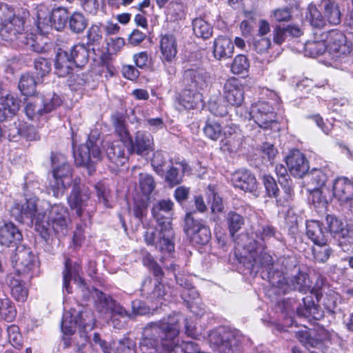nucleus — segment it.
Returning <instances> with one entry per match:
<instances>
[{
	"instance_id": "obj_1",
	"label": "nucleus",
	"mask_w": 353,
	"mask_h": 353,
	"mask_svg": "<svg viewBox=\"0 0 353 353\" xmlns=\"http://www.w3.org/2000/svg\"><path fill=\"white\" fill-rule=\"evenodd\" d=\"M173 205L172 201L165 199L153 204L152 214L157 223L156 228H148L143 235L148 245L168 253L174 250V233L171 223Z\"/></svg>"
},
{
	"instance_id": "obj_2",
	"label": "nucleus",
	"mask_w": 353,
	"mask_h": 353,
	"mask_svg": "<svg viewBox=\"0 0 353 353\" xmlns=\"http://www.w3.org/2000/svg\"><path fill=\"white\" fill-rule=\"evenodd\" d=\"M179 333L178 325L165 319L152 322L144 328L141 345L151 347L157 351L170 353H185L184 343H176Z\"/></svg>"
},
{
	"instance_id": "obj_3",
	"label": "nucleus",
	"mask_w": 353,
	"mask_h": 353,
	"mask_svg": "<svg viewBox=\"0 0 353 353\" xmlns=\"http://www.w3.org/2000/svg\"><path fill=\"white\" fill-rule=\"evenodd\" d=\"M249 254L250 268L263 269L266 272L275 267L272 256L268 252L264 243L258 242L255 238L248 234H241L236 241Z\"/></svg>"
},
{
	"instance_id": "obj_4",
	"label": "nucleus",
	"mask_w": 353,
	"mask_h": 353,
	"mask_svg": "<svg viewBox=\"0 0 353 353\" xmlns=\"http://www.w3.org/2000/svg\"><path fill=\"white\" fill-rule=\"evenodd\" d=\"M51 165L52 178L50 179L49 188L54 196L59 197L71 183L72 168L66 157L61 153L52 154Z\"/></svg>"
},
{
	"instance_id": "obj_5",
	"label": "nucleus",
	"mask_w": 353,
	"mask_h": 353,
	"mask_svg": "<svg viewBox=\"0 0 353 353\" xmlns=\"http://www.w3.org/2000/svg\"><path fill=\"white\" fill-rule=\"evenodd\" d=\"M29 12L24 9L14 10L6 3H0V21L2 24L1 34H10V39L17 34H22Z\"/></svg>"
},
{
	"instance_id": "obj_6",
	"label": "nucleus",
	"mask_w": 353,
	"mask_h": 353,
	"mask_svg": "<svg viewBox=\"0 0 353 353\" xmlns=\"http://www.w3.org/2000/svg\"><path fill=\"white\" fill-rule=\"evenodd\" d=\"M236 114L245 119H253L263 129L272 128L276 122V113L273 108L265 101H258L253 104L249 112L243 108L236 110Z\"/></svg>"
},
{
	"instance_id": "obj_7",
	"label": "nucleus",
	"mask_w": 353,
	"mask_h": 353,
	"mask_svg": "<svg viewBox=\"0 0 353 353\" xmlns=\"http://www.w3.org/2000/svg\"><path fill=\"white\" fill-rule=\"evenodd\" d=\"M68 10L63 7L54 8L51 13L47 12L45 8L37 10V28L42 33L48 32L50 28L61 31L68 24Z\"/></svg>"
},
{
	"instance_id": "obj_8",
	"label": "nucleus",
	"mask_w": 353,
	"mask_h": 353,
	"mask_svg": "<svg viewBox=\"0 0 353 353\" xmlns=\"http://www.w3.org/2000/svg\"><path fill=\"white\" fill-rule=\"evenodd\" d=\"M47 215L44 219L45 228L48 229V237L42 238L46 242L50 239L54 232L59 236L66 235L68 231V212L63 205L54 204L47 210Z\"/></svg>"
},
{
	"instance_id": "obj_9",
	"label": "nucleus",
	"mask_w": 353,
	"mask_h": 353,
	"mask_svg": "<svg viewBox=\"0 0 353 353\" xmlns=\"http://www.w3.org/2000/svg\"><path fill=\"white\" fill-rule=\"evenodd\" d=\"M100 141H93L88 139L85 144H82L74 150L75 163L79 166L86 167L91 174L94 165L101 160L102 154L99 148Z\"/></svg>"
},
{
	"instance_id": "obj_10",
	"label": "nucleus",
	"mask_w": 353,
	"mask_h": 353,
	"mask_svg": "<svg viewBox=\"0 0 353 353\" xmlns=\"http://www.w3.org/2000/svg\"><path fill=\"white\" fill-rule=\"evenodd\" d=\"M327 50L336 61L346 62L352 50V44L341 32L332 30L327 37Z\"/></svg>"
},
{
	"instance_id": "obj_11",
	"label": "nucleus",
	"mask_w": 353,
	"mask_h": 353,
	"mask_svg": "<svg viewBox=\"0 0 353 353\" xmlns=\"http://www.w3.org/2000/svg\"><path fill=\"white\" fill-rule=\"evenodd\" d=\"M38 199L35 198H30L21 206V219H30L32 223L34 222L35 230L40 234L41 238H48V229L45 228L44 219L46 213H44L38 205ZM47 227L48 225H46Z\"/></svg>"
},
{
	"instance_id": "obj_12",
	"label": "nucleus",
	"mask_w": 353,
	"mask_h": 353,
	"mask_svg": "<svg viewBox=\"0 0 353 353\" xmlns=\"http://www.w3.org/2000/svg\"><path fill=\"white\" fill-rule=\"evenodd\" d=\"M90 197L89 189L81 184L79 178H75L71 192L68 196V203L71 210H74L79 217L82 216L86 211Z\"/></svg>"
},
{
	"instance_id": "obj_13",
	"label": "nucleus",
	"mask_w": 353,
	"mask_h": 353,
	"mask_svg": "<svg viewBox=\"0 0 353 353\" xmlns=\"http://www.w3.org/2000/svg\"><path fill=\"white\" fill-rule=\"evenodd\" d=\"M193 214L194 212L187 213L185 218L184 231L195 243L206 244L211 238V232L209 228L201 221L196 220Z\"/></svg>"
},
{
	"instance_id": "obj_14",
	"label": "nucleus",
	"mask_w": 353,
	"mask_h": 353,
	"mask_svg": "<svg viewBox=\"0 0 353 353\" xmlns=\"http://www.w3.org/2000/svg\"><path fill=\"white\" fill-rule=\"evenodd\" d=\"M161 61L170 74L175 73L173 63L175 61L177 54L176 39L173 34H165L162 36L160 41Z\"/></svg>"
},
{
	"instance_id": "obj_15",
	"label": "nucleus",
	"mask_w": 353,
	"mask_h": 353,
	"mask_svg": "<svg viewBox=\"0 0 353 353\" xmlns=\"http://www.w3.org/2000/svg\"><path fill=\"white\" fill-rule=\"evenodd\" d=\"M183 80L188 88L199 91L208 87L210 75L202 67L192 65L184 71Z\"/></svg>"
},
{
	"instance_id": "obj_16",
	"label": "nucleus",
	"mask_w": 353,
	"mask_h": 353,
	"mask_svg": "<svg viewBox=\"0 0 353 353\" xmlns=\"http://www.w3.org/2000/svg\"><path fill=\"white\" fill-rule=\"evenodd\" d=\"M210 342L219 353H241L240 342L234 336L214 332L210 335Z\"/></svg>"
},
{
	"instance_id": "obj_17",
	"label": "nucleus",
	"mask_w": 353,
	"mask_h": 353,
	"mask_svg": "<svg viewBox=\"0 0 353 353\" xmlns=\"http://www.w3.org/2000/svg\"><path fill=\"white\" fill-rule=\"evenodd\" d=\"M80 267L78 264H72V261L69 259H66L65 262V270L63 272V289L68 292L71 293V288L70 282L72 279L74 280L79 290L83 293L88 292V288L84 280L81 277Z\"/></svg>"
},
{
	"instance_id": "obj_18",
	"label": "nucleus",
	"mask_w": 353,
	"mask_h": 353,
	"mask_svg": "<svg viewBox=\"0 0 353 353\" xmlns=\"http://www.w3.org/2000/svg\"><path fill=\"white\" fill-rule=\"evenodd\" d=\"M130 147L128 152L130 154L136 153L139 155L148 154L154 149V141L152 135L146 132L138 131L128 142Z\"/></svg>"
},
{
	"instance_id": "obj_19",
	"label": "nucleus",
	"mask_w": 353,
	"mask_h": 353,
	"mask_svg": "<svg viewBox=\"0 0 353 353\" xmlns=\"http://www.w3.org/2000/svg\"><path fill=\"white\" fill-rule=\"evenodd\" d=\"M223 96L230 104L237 107V110L243 108L241 105L244 101V90L237 79L227 80L223 86Z\"/></svg>"
},
{
	"instance_id": "obj_20",
	"label": "nucleus",
	"mask_w": 353,
	"mask_h": 353,
	"mask_svg": "<svg viewBox=\"0 0 353 353\" xmlns=\"http://www.w3.org/2000/svg\"><path fill=\"white\" fill-rule=\"evenodd\" d=\"M15 258L16 268L19 273H28L35 267L37 256L29 248L17 246Z\"/></svg>"
},
{
	"instance_id": "obj_21",
	"label": "nucleus",
	"mask_w": 353,
	"mask_h": 353,
	"mask_svg": "<svg viewBox=\"0 0 353 353\" xmlns=\"http://www.w3.org/2000/svg\"><path fill=\"white\" fill-rule=\"evenodd\" d=\"M221 140V148L229 152H235L239 147L241 140L240 129L238 125L234 123L228 125L223 128Z\"/></svg>"
},
{
	"instance_id": "obj_22",
	"label": "nucleus",
	"mask_w": 353,
	"mask_h": 353,
	"mask_svg": "<svg viewBox=\"0 0 353 353\" xmlns=\"http://www.w3.org/2000/svg\"><path fill=\"white\" fill-rule=\"evenodd\" d=\"M141 294L150 302L161 303V300L166 299L165 286L158 281L153 282L150 278H146L141 289Z\"/></svg>"
},
{
	"instance_id": "obj_23",
	"label": "nucleus",
	"mask_w": 353,
	"mask_h": 353,
	"mask_svg": "<svg viewBox=\"0 0 353 353\" xmlns=\"http://www.w3.org/2000/svg\"><path fill=\"white\" fill-rule=\"evenodd\" d=\"M231 181L235 188L245 192H254L257 189V182L254 174L247 170H240L232 174Z\"/></svg>"
},
{
	"instance_id": "obj_24",
	"label": "nucleus",
	"mask_w": 353,
	"mask_h": 353,
	"mask_svg": "<svg viewBox=\"0 0 353 353\" xmlns=\"http://www.w3.org/2000/svg\"><path fill=\"white\" fill-rule=\"evenodd\" d=\"M286 164L290 173L296 177H303L309 169L308 162L299 150H294L286 158Z\"/></svg>"
},
{
	"instance_id": "obj_25",
	"label": "nucleus",
	"mask_w": 353,
	"mask_h": 353,
	"mask_svg": "<svg viewBox=\"0 0 353 353\" xmlns=\"http://www.w3.org/2000/svg\"><path fill=\"white\" fill-rule=\"evenodd\" d=\"M333 194L341 205H345L353 199V183L345 177L334 180L332 185Z\"/></svg>"
},
{
	"instance_id": "obj_26",
	"label": "nucleus",
	"mask_w": 353,
	"mask_h": 353,
	"mask_svg": "<svg viewBox=\"0 0 353 353\" xmlns=\"http://www.w3.org/2000/svg\"><path fill=\"white\" fill-rule=\"evenodd\" d=\"M23 236L19 228L12 223L0 225V245L5 247L14 246L21 241Z\"/></svg>"
},
{
	"instance_id": "obj_27",
	"label": "nucleus",
	"mask_w": 353,
	"mask_h": 353,
	"mask_svg": "<svg viewBox=\"0 0 353 353\" xmlns=\"http://www.w3.org/2000/svg\"><path fill=\"white\" fill-rule=\"evenodd\" d=\"M306 234L316 245L325 246L328 240L327 232L323 230V224L314 220L306 222Z\"/></svg>"
},
{
	"instance_id": "obj_28",
	"label": "nucleus",
	"mask_w": 353,
	"mask_h": 353,
	"mask_svg": "<svg viewBox=\"0 0 353 353\" xmlns=\"http://www.w3.org/2000/svg\"><path fill=\"white\" fill-rule=\"evenodd\" d=\"M125 144L119 141L107 142L105 144L107 158L117 166L123 165L128 159L125 152Z\"/></svg>"
},
{
	"instance_id": "obj_29",
	"label": "nucleus",
	"mask_w": 353,
	"mask_h": 353,
	"mask_svg": "<svg viewBox=\"0 0 353 353\" xmlns=\"http://www.w3.org/2000/svg\"><path fill=\"white\" fill-rule=\"evenodd\" d=\"M234 43L226 37H219L214 41V57L219 60L230 58L234 53Z\"/></svg>"
},
{
	"instance_id": "obj_30",
	"label": "nucleus",
	"mask_w": 353,
	"mask_h": 353,
	"mask_svg": "<svg viewBox=\"0 0 353 353\" xmlns=\"http://www.w3.org/2000/svg\"><path fill=\"white\" fill-rule=\"evenodd\" d=\"M188 170V165L185 161L176 162L167 170L165 181L170 187L177 185L183 181L184 174Z\"/></svg>"
},
{
	"instance_id": "obj_31",
	"label": "nucleus",
	"mask_w": 353,
	"mask_h": 353,
	"mask_svg": "<svg viewBox=\"0 0 353 353\" xmlns=\"http://www.w3.org/2000/svg\"><path fill=\"white\" fill-rule=\"evenodd\" d=\"M179 103L185 109H194L203 103V95L194 88L185 89L178 98Z\"/></svg>"
},
{
	"instance_id": "obj_32",
	"label": "nucleus",
	"mask_w": 353,
	"mask_h": 353,
	"mask_svg": "<svg viewBox=\"0 0 353 353\" xmlns=\"http://www.w3.org/2000/svg\"><path fill=\"white\" fill-rule=\"evenodd\" d=\"M323 10L325 20L331 25H338L341 21L339 6L334 0H322L320 5Z\"/></svg>"
},
{
	"instance_id": "obj_33",
	"label": "nucleus",
	"mask_w": 353,
	"mask_h": 353,
	"mask_svg": "<svg viewBox=\"0 0 353 353\" xmlns=\"http://www.w3.org/2000/svg\"><path fill=\"white\" fill-rule=\"evenodd\" d=\"M67 53L69 59L77 68L84 66L88 61L89 51L85 45L78 43L73 46Z\"/></svg>"
},
{
	"instance_id": "obj_34",
	"label": "nucleus",
	"mask_w": 353,
	"mask_h": 353,
	"mask_svg": "<svg viewBox=\"0 0 353 353\" xmlns=\"http://www.w3.org/2000/svg\"><path fill=\"white\" fill-rule=\"evenodd\" d=\"M19 108V101L13 96L8 94L0 99V122L13 116Z\"/></svg>"
},
{
	"instance_id": "obj_35",
	"label": "nucleus",
	"mask_w": 353,
	"mask_h": 353,
	"mask_svg": "<svg viewBox=\"0 0 353 353\" xmlns=\"http://www.w3.org/2000/svg\"><path fill=\"white\" fill-rule=\"evenodd\" d=\"M12 297L17 301L24 302L28 295V290L25 283L12 276H8L6 279Z\"/></svg>"
},
{
	"instance_id": "obj_36",
	"label": "nucleus",
	"mask_w": 353,
	"mask_h": 353,
	"mask_svg": "<svg viewBox=\"0 0 353 353\" xmlns=\"http://www.w3.org/2000/svg\"><path fill=\"white\" fill-rule=\"evenodd\" d=\"M74 63L63 51L58 52L56 56L54 69L59 77H64L72 73Z\"/></svg>"
},
{
	"instance_id": "obj_37",
	"label": "nucleus",
	"mask_w": 353,
	"mask_h": 353,
	"mask_svg": "<svg viewBox=\"0 0 353 353\" xmlns=\"http://www.w3.org/2000/svg\"><path fill=\"white\" fill-rule=\"evenodd\" d=\"M303 307L296 308V314L301 317L312 316L314 319H320L323 316L322 312L314 303L310 296H306L302 299Z\"/></svg>"
},
{
	"instance_id": "obj_38",
	"label": "nucleus",
	"mask_w": 353,
	"mask_h": 353,
	"mask_svg": "<svg viewBox=\"0 0 353 353\" xmlns=\"http://www.w3.org/2000/svg\"><path fill=\"white\" fill-rule=\"evenodd\" d=\"M112 123L116 134L120 138V141H119L128 143L131 136L127 128L124 117L119 113L114 114L112 116Z\"/></svg>"
},
{
	"instance_id": "obj_39",
	"label": "nucleus",
	"mask_w": 353,
	"mask_h": 353,
	"mask_svg": "<svg viewBox=\"0 0 353 353\" xmlns=\"http://www.w3.org/2000/svg\"><path fill=\"white\" fill-rule=\"evenodd\" d=\"M88 24V19L80 12H74L68 17V27L73 33H82L87 28Z\"/></svg>"
},
{
	"instance_id": "obj_40",
	"label": "nucleus",
	"mask_w": 353,
	"mask_h": 353,
	"mask_svg": "<svg viewBox=\"0 0 353 353\" xmlns=\"http://www.w3.org/2000/svg\"><path fill=\"white\" fill-rule=\"evenodd\" d=\"M310 190H316L322 188L327 181L326 174L321 170H314L304 176Z\"/></svg>"
},
{
	"instance_id": "obj_41",
	"label": "nucleus",
	"mask_w": 353,
	"mask_h": 353,
	"mask_svg": "<svg viewBox=\"0 0 353 353\" xmlns=\"http://www.w3.org/2000/svg\"><path fill=\"white\" fill-rule=\"evenodd\" d=\"M76 316L79 327L83 330V332H87L94 329L96 320L90 309L83 308L78 312Z\"/></svg>"
},
{
	"instance_id": "obj_42",
	"label": "nucleus",
	"mask_w": 353,
	"mask_h": 353,
	"mask_svg": "<svg viewBox=\"0 0 353 353\" xmlns=\"http://www.w3.org/2000/svg\"><path fill=\"white\" fill-rule=\"evenodd\" d=\"M192 30L196 37L203 39L210 38L213 32L212 26L201 18H196L192 21Z\"/></svg>"
},
{
	"instance_id": "obj_43",
	"label": "nucleus",
	"mask_w": 353,
	"mask_h": 353,
	"mask_svg": "<svg viewBox=\"0 0 353 353\" xmlns=\"http://www.w3.org/2000/svg\"><path fill=\"white\" fill-rule=\"evenodd\" d=\"M94 293L96 296L95 307L97 310L102 314L110 313L115 301L110 296L98 290L94 289Z\"/></svg>"
},
{
	"instance_id": "obj_44",
	"label": "nucleus",
	"mask_w": 353,
	"mask_h": 353,
	"mask_svg": "<svg viewBox=\"0 0 353 353\" xmlns=\"http://www.w3.org/2000/svg\"><path fill=\"white\" fill-rule=\"evenodd\" d=\"M110 313L111 314L110 318L112 323L115 328L120 329L123 326L121 321L119 320V318L131 319L130 312L116 301L111 307Z\"/></svg>"
},
{
	"instance_id": "obj_45",
	"label": "nucleus",
	"mask_w": 353,
	"mask_h": 353,
	"mask_svg": "<svg viewBox=\"0 0 353 353\" xmlns=\"http://www.w3.org/2000/svg\"><path fill=\"white\" fill-rule=\"evenodd\" d=\"M203 132L210 139L217 141L222 137L223 128L215 119H208L203 127Z\"/></svg>"
},
{
	"instance_id": "obj_46",
	"label": "nucleus",
	"mask_w": 353,
	"mask_h": 353,
	"mask_svg": "<svg viewBox=\"0 0 353 353\" xmlns=\"http://www.w3.org/2000/svg\"><path fill=\"white\" fill-rule=\"evenodd\" d=\"M42 108H38V111H43V114L50 112L59 106L62 100L57 94L52 92L43 96L41 99Z\"/></svg>"
},
{
	"instance_id": "obj_47",
	"label": "nucleus",
	"mask_w": 353,
	"mask_h": 353,
	"mask_svg": "<svg viewBox=\"0 0 353 353\" xmlns=\"http://www.w3.org/2000/svg\"><path fill=\"white\" fill-rule=\"evenodd\" d=\"M255 237L260 239V241H257L258 242L265 244V241H268L271 239L281 241V234L274 227L263 225L256 232Z\"/></svg>"
},
{
	"instance_id": "obj_48",
	"label": "nucleus",
	"mask_w": 353,
	"mask_h": 353,
	"mask_svg": "<svg viewBox=\"0 0 353 353\" xmlns=\"http://www.w3.org/2000/svg\"><path fill=\"white\" fill-rule=\"evenodd\" d=\"M37 81L30 74H24L21 77L19 89L25 96H31L36 92Z\"/></svg>"
},
{
	"instance_id": "obj_49",
	"label": "nucleus",
	"mask_w": 353,
	"mask_h": 353,
	"mask_svg": "<svg viewBox=\"0 0 353 353\" xmlns=\"http://www.w3.org/2000/svg\"><path fill=\"white\" fill-rule=\"evenodd\" d=\"M291 285L295 290L305 293L310 290V281L306 273L298 271L291 279Z\"/></svg>"
},
{
	"instance_id": "obj_50",
	"label": "nucleus",
	"mask_w": 353,
	"mask_h": 353,
	"mask_svg": "<svg viewBox=\"0 0 353 353\" xmlns=\"http://www.w3.org/2000/svg\"><path fill=\"white\" fill-rule=\"evenodd\" d=\"M267 273L268 281L273 287L282 289L288 284L285 273L279 268L274 267L268 270Z\"/></svg>"
},
{
	"instance_id": "obj_51",
	"label": "nucleus",
	"mask_w": 353,
	"mask_h": 353,
	"mask_svg": "<svg viewBox=\"0 0 353 353\" xmlns=\"http://www.w3.org/2000/svg\"><path fill=\"white\" fill-rule=\"evenodd\" d=\"M339 246L344 252L353 250V228L345 226L343 231L336 237Z\"/></svg>"
},
{
	"instance_id": "obj_52",
	"label": "nucleus",
	"mask_w": 353,
	"mask_h": 353,
	"mask_svg": "<svg viewBox=\"0 0 353 353\" xmlns=\"http://www.w3.org/2000/svg\"><path fill=\"white\" fill-rule=\"evenodd\" d=\"M0 316L8 322L12 321L17 316L16 308L8 298L0 299Z\"/></svg>"
},
{
	"instance_id": "obj_53",
	"label": "nucleus",
	"mask_w": 353,
	"mask_h": 353,
	"mask_svg": "<svg viewBox=\"0 0 353 353\" xmlns=\"http://www.w3.org/2000/svg\"><path fill=\"white\" fill-rule=\"evenodd\" d=\"M34 68L39 80V78L42 79L50 74L52 70V62L46 58L38 57L34 60Z\"/></svg>"
},
{
	"instance_id": "obj_54",
	"label": "nucleus",
	"mask_w": 353,
	"mask_h": 353,
	"mask_svg": "<svg viewBox=\"0 0 353 353\" xmlns=\"http://www.w3.org/2000/svg\"><path fill=\"white\" fill-rule=\"evenodd\" d=\"M325 224L330 233L334 238H336L346 226L341 219L332 214H327L326 216Z\"/></svg>"
},
{
	"instance_id": "obj_55",
	"label": "nucleus",
	"mask_w": 353,
	"mask_h": 353,
	"mask_svg": "<svg viewBox=\"0 0 353 353\" xmlns=\"http://www.w3.org/2000/svg\"><path fill=\"white\" fill-rule=\"evenodd\" d=\"M327 50V43L325 41H309L305 44V53L310 57L323 54Z\"/></svg>"
},
{
	"instance_id": "obj_56",
	"label": "nucleus",
	"mask_w": 353,
	"mask_h": 353,
	"mask_svg": "<svg viewBox=\"0 0 353 353\" xmlns=\"http://www.w3.org/2000/svg\"><path fill=\"white\" fill-rule=\"evenodd\" d=\"M306 18L310 24L315 28H322L325 24L324 16L314 4H310L307 8Z\"/></svg>"
},
{
	"instance_id": "obj_57",
	"label": "nucleus",
	"mask_w": 353,
	"mask_h": 353,
	"mask_svg": "<svg viewBox=\"0 0 353 353\" xmlns=\"http://www.w3.org/2000/svg\"><path fill=\"white\" fill-rule=\"evenodd\" d=\"M226 221L230 234L234 236L244 224V218L234 212H230L226 216Z\"/></svg>"
},
{
	"instance_id": "obj_58",
	"label": "nucleus",
	"mask_w": 353,
	"mask_h": 353,
	"mask_svg": "<svg viewBox=\"0 0 353 353\" xmlns=\"http://www.w3.org/2000/svg\"><path fill=\"white\" fill-rule=\"evenodd\" d=\"M79 326L77 316L73 319V314L69 312H65L61 321V330L64 334L71 335L74 333L77 326Z\"/></svg>"
},
{
	"instance_id": "obj_59",
	"label": "nucleus",
	"mask_w": 353,
	"mask_h": 353,
	"mask_svg": "<svg viewBox=\"0 0 353 353\" xmlns=\"http://www.w3.org/2000/svg\"><path fill=\"white\" fill-rule=\"evenodd\" d=\"M167 14L173 20H179L185 17L184 6L181 0H172L167 6Z\"/></svg>"
},
{
	"instance_id": "obj_60",
	"label": "nucleus",
	"mask_w": 353,
	"mask_h": 353,
	"mask_svg": "<svg viewBox=\"0 0 353 353\" xmlns=\"http://www.w3.org/2000/svg\"><path fill=\"white\" fill-rule=\"evenodd\" d=\"M155 182L153 177L148 173L139 174V186L145 196L150 195L155 188Z\"/></svg>"
},
{
	"instance_id": "obj_61",
	"label": "nucleus",
	"mask_w": 353,
	"mask_h": 353,
	"mask_svg": "<svg viewBox=\"0 0 353 353\" xmlns=\"http://www.w3.org/2000/svg\"><path fill=\"white\" fill-rule=\"evenodd\" d=\"M250 68L248 58L243 54L235 57L231 65V70L234 74H241L246 72Z\"/></svg>"
},
{
	"instance_id": "obj_62",
	"label": "nucleus",
	"mask_w": 353,
	"mask_h": 353,
	"mask_svg": "<svg viewBox=\"0 0 353 353\" xmlns=\"http://www.w3.org/2000/svg\"><path fill=\"white\" fill-rule=\"evenodd\" d=\"M298 261L294 256H282L275 263V267L279 268L285 273L296 269Z\"/></svg>"
},
{
	"instance_id": "obj_63",
	"label": "nucleus",
	"mask_w": 353,
	"mask_h": 353,
	"mask_svg": "<svg viewBox=\"0 0 353 353\" xmlns=\"http://www.w3.org/2000/svg\"><path fill=\"white\" fill-rule=\"evenodd\" d=\"M20 39L27 48L38 53L44 52L45 48L37 41V37L34 34L21 35Z\"/></svg>"
},
{
	"instance_id": "obj_64",
	"label": "nucleus",
	"mask_w": 353,
	"mask_h": 353,
	"mask_svg": "<svg viewBox=\"0 0 353 353\" xmlns=\"http://www.w3.org/2000/svg\"><path fill=\"white\" fill-rule=\"evenodd\" d=\"M167 161V155L161 151H157L154 153L153 157L151 160V164L159 174L163 173V166L165 165Z\"/></svg>"
}]
</instances>
